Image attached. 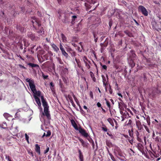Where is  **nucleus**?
<instances>
[{"instance_id":"f257e3e1","label":"nucleus","mask_w":161,"mask_h":161,"mask_svg":"<svg viewBox=\"0 0 161 161\" xmlns=\"http://www.w3.org/2000/svg\"><path fill=\"white\" fill-rule=\"evenodd\" d=\"M29 84L30 88L33 93V96L35 98L36 103L38 106V108H40V92L39 91H37L36 89L35 86L34 84V81L31 79L27 78L26 80Z\"/></svg>"},{"instance_id":"f03ea898","label":"nucleus","mask_w":161,"mask_h":161,"mask_svg":"<svg viewBox=\"0 0 161 161\" xmlns=\"http://www.w3.org/2000/svg\"><path fill=\"white\" fill-rule=\"evenodd\" d=\"M41 101L42 102V106L43 107V111L42 112L41 117L44 116L46 117L48 120L51 119V114L49 110V106L47 101L46 99L42 96H41Z\"/></svg>"},{"instance_id":"7ed1b4c3","label":"nucleus","mask_w":161,"mask_h":161,"mask_svg":"<svg viewBox=\"0 0 161 161\" xmlns=\"http://www.w3.org/2000/svg\"><path fill=\"white\" fill-rule=\"evenodd\" d=\"M97 0H91L89 2H87L85 3V6L86 7V10H88L93 6V9L89 11V12H92V11L95 10L96 8L99 5V3H97Z\"/></svg>"},{"instance_id":"20e7f679","label":"nucleus","mask_w":161,"mask_h":161,"mask_svg":"<svg viewBox=\"0 0 161 161\" xmlns=\"http://www.w3.org/2000/svg\"><path fill=\"white\" fill-rule=\"evenodd\" d=\"M114 153L115 155L118 157V156L119 157H124L123 153L119 147H115L114 149Z\"/></svg>"},{"instance_id":"39448f33","label":"nucleus","mask_w":161,"mask_h":161,"mask_svg":"<svg viewBox=\"0 0 161 161\" xmlns=\"http://www.w3.org/2000/svg\"><path fill=\"white\" fill-rule=\"evenodd\" d=\"M139 11H140L142 14L145 16H147L148 15V12L146 9L143 6L140 5L138 8Z\"/></svg>"},{"instance_id":"423d86ee","label":"nucleus","mask_w":161,"mask_h":161,"mask_svg":"<svg viewBox=\"0 0 161 161\" xmlns=\"http://www.w3.org/2000/svg\"><path fill=\"white\" fill-rule=\"evenodd\" d=\"M77 130H78L81 135L84 137H87L89 136L88 133L86 132V130L81 126L79 127Z\"/></svg>"},{"instance_id":"0eeeda50","label":"nucleus","mask_w":161,"mask_h":161,"mask_svg":"<svg viewBox=\"0 0 161 161\" xmlns=\"http://www.w3.org/2000/svg\"><path fill=\"white\" fill-rule=\"evenodd\" d=\"M128 55L129 56V59H135L136 56V54L134 51L131 50L129 53Z\"/></svg>"},{"instance_id":"6e6552de","label":"nucleus","mask_w":161,"mask_h":161,"mask_svg":"<svg viewBox=\"0 0 161 161\" xmlns=\"http://www.w3.org/2000/svg\"><path fill=\"white\" fill-rule=\"evenodd\" d=\"M67 52L71 54L72 57H75L76 56L75 52L71 48L68 47L66 50Z\"/></svg>"},{"instance_id":"1a4fd4ad","label":"nucleus","mask_w":161,"mask_h":161,"mask_svg":"<svg viewBox=\"0 0 161 161\" xmlns=\"http://www.w3.org/2000/svg\"><path fill=\"white\" fill-rule=\"evenodd\" d=\"M160 92V91L158 89L156 88L153 89L152 92V95L153 97H154L155 95H156L157 94H159Z\"/></svg>"},{"instance_id":"9d476101","label":"nucleus","mask_w":161,"mask_h":161,"mask_svg":"<svg viewBox=\"0 0 161 161\" xmlns=\"http://www.w3.org/2000/svg\"><path fill=\"white\" fill-rule=\"evenodd\" d=\"M136 125L138 130L141 131L143 129L142 125L140 121L139 120L136 122Z\"/></svg>"},{"instance_id":"9b49d317","label":"nucleus","mask_w":161,"mask_h":161,"mask_svg":"<svg viewBox=\"0 0 161 161\" xmlns=\"http://www.w3.org/2000/svg\"><path fill=\"white\" fill-rule=\"evenodd\" d=\"M137 147L138 150L141 152L142 153L144 152V147L143 145L140 143H139L137 144Z\"/></svg>"},{"instance_id":"f8f14e48","label":"nucleus","mask_w":161,"mask_h":161,"mask_svg":"<svg viewBox=\"0 0 161 161\" xmlns=\"http://www.w3.org/2000/svg\"><path fill=\"white\" fill-rule=\"evenodd\" d=\"M78 153H79V157L80 161H84V156L81 150L78 149Z\"/></svg>"},{"instance_id":"ddd939ff","label":"nucleus","mask_w":161,"mask_h":161,"mask_svg":"<svg viewBox=\"0 0 161 161\" xmlns=\"http://www.w3.org/2000/svg\"><path fill=\"white\" fill-rule=\"evenodd\" d=\"M134 134L136 135L137 140L138 141L140 142H142V140L141 138L139 136V133L137 130H136L134 132Z\"/></svg>"},{"instance_id":"4468645a","label":"nucleus","mask_w":161,"mask_h":161,"mask_svg":"<svg viewBox=\"0 0 161 161\" xmlns=\"http://www.w3.org/2000/svg\"><path fill=\"white\" fill-rule=\"evenodd\" d=\"M134 59H128V63L130 66L132 68L134 67L135 66V63L134 62Z\"/></svg>"},{"instance_id":"2eb2a0df","label":"nucleus","mask_w":161,"mask_h":161,"mask_svg":"<svg viewBox=\"0 0 161 161\" xmlns=\"http://www.w3.org/2000/svg\"><path fill=\"white\" fill-rule=\"evenodd\" d=\"M71 123L72 125L73 126L74 128L76 130H77L79 127H78L77 124L74 119H71Z\"/></svg>"},{"instance_id":"dca6fc26","label":"nucleus","mask_w":161,"mask_h":161,"mask_svg":"<svg viewBox=\"0 0 161 161\" xmlns=\"http://www.w3.org/2000/svg\"><path fill=\"white\" fill-rule=\"evenodd\" d=\"M78 139L81 143V144L83 147H86L87 146L88 143L87 142H85L82 139L79 137Z\"/></svg>"},{"instance_id":"f3484780","label":"nucleus","mask_w":161,"mask_h":161,"mask_svg":"<svg viewBox=\"0 0 161 161\" xmlns=\"http://www.w3.org/2000/svg\"><path fill=\"white\" fill-rule=\"evenodd\" d=\"M62 21L63 23H68L69 22L68 17L65 15L64 16V18L62 19Z\"/></svg>"},{"instance_id":"a211bd4d","label":"nucleus","mask_w":161,"mask_h":161,"mask_svg":"<svg viewBox=\"0 0 161 161\" xmlns=\"http://www.w3.org/2000/svg\"><path fill=\"white\" fill-rule=\"evenodd\" d=\"M11 132L13 135H15L18 132V127H16L14 128H12L11 129Z\"/></svg>"},{"instance_id":"6ab92c4d","label":"nucleus","mask_w":161,"mask_h":161,"mask_svg":"<svg viewBox=\"0 0 161 161\" xmlns=\"http://www.w3.org/2000/svg\"><path fill=\"white\" fill-rule=\"evenodd\" d=\"M51 45L54 51L57 53L59 51V48L55 44L52 43Z\"/></svg>"},{"instance_id":"aec40b11","label":"nucleus","mask_w":161,"mask_h":161,"mask_svg":"<svg viewBox=\"0 0 161 161\" xmlns=\"http://www.w3.org/2000/svg\"><path fill=\"white\" fill-rule=\"evenodd\" d=\"M59 85L60 87L61 88V91L62 92H64V86L63 83L62 82V81L61 79L59 80Z\"/></svg>"},{"instance_id":"412c9836","label":"nucleus","mask_w":161,"mask_h":161,"mask_svg":"<svg viewBox=\"0 0 161 161\" xmlns=\"http://www.w3.org/2000/svg\"><path fill=\"white\" fill-rule=\"evenodd\" d=\"M42 76L44 80H48L49 79V76L48 74L47 73H44L43 72H42Z\"/></svg>"},{"instance_id":"4be33fe9","label":"nucleus","mask_w":161,"mask_h":161,"mask_svg":"<svg viewBox=\"0 0 161 161\" xmlns=\"http://www.w3.org/2000/svg\"><path fill=\"white\" fill-rule=\"evenodd\" d=\"M108 42L105 43H101L100 45L101 46V53H102V51L104 49V48L106 47L108 44Z\"/></svg>"},{"instance_id":"5701e85b","label":"nucleus","mask_w":161,"mask_h":161,"mask_svg":"<svg viewBox=\"0 0 161 161\" xmlns=\"http://www.w3.org/2000/svg\"><path fill=\"white\" fill-rule=\"evenodd\" d=\"M34 20H32V22L33 24V25L34 27L36 26V25H37L38 26H39V24L37 22L36 19L34 17Z\"/></svg>"},{"instance_id":"b1692460","label":"nucleus","mask_w":161,"mask_h":161,"mask_svg":"<svg viewBox=\"0 0 161 161\" xmlns=\"http://www.w3.org/2000/svg\"><path fill=\"white\" fill-rule=\"evenodd\" d=\"M105 100L106 101V104L109 109V110L110 112V114L112 116V113L111 112V110H110V108H111V105L110 104V103L109 101H108L105 98Z\"/></svg>"},{"instance_id":"393cba45","label":"nucleus","mask_w":161,"mask_h":161,"mask_svg":"<svg viewBox=\"0 0 161 161\" xmlns=\"http://www.w3.org/2000/svg\"><path fill=\"white\" fill-rule=\"evenodd\" d=\"M50 88L52 92H53L55 91L54 85L53 82H51L50 83Z\"/></svg>"},{"instance_id":"a878e982","label":"nucleus","mask_w":161,"mask_h":161,"mask_svg":"<svg viewBox=\"0 0 161 161\" xmlns=\"http://www.w3.org/2000/svg\"><path fill=\"white\" fill-rule=\"evenodd\" d=\"M57 1L58 3L61 5L65 4L67 1V0H57Z\"/></svg>"},{"instance_id":"bb28decb","label":"nucleus","mask_w":161,"mask_h":161,"mask_svg":"<svg viewBox=\"0 0 161 161\" xmlns=\"http://www.w3.org/2000/svg\"><path fill=\"white\" fill-rule=\"evenodd\" d=\"M124 32L130 37H132L133 36L132 33L128 30L124 31Z\"/></svg>"},{"instance_id":"cd10ccee","label":"nucleus","mask_w":161,"mask_h":161,"mask_svg":"<svg viewBox=\"0 0 161 161\" xmlns=\"http://www.w3.org/2000/svg\"><path fill=\"white\" fill-rule=\"evenodd\" d=\"M106 145L109 147H111L113 146L112 143L108 140H106Z\"/></svg>"},{"instance_id":"c85d7f7f","label":"nucleus","mask_w":161,"mask_h":161,"mask_svg":"<svg viewBox=\"0 0 161 161\" xmlns=\"http://www.w3.org/2000/svg\"><path fill=\"white\" fill-rule=\"evenodd\" d=\"M152 156L153 157L157 158L159 157V154L158 153H156L153 152H151V153Z\"/></svg>"},{"instance_id":"c756f323","label":"nucleus","mask_w":161,"mask_h":161,"mask_svg":"<svg viewBox=\"0 0 161 161\" xmlns=\"http://www.w3.org/2000/svg\"><path fill=\"white\" fill-rule=\"evenodd\" d=\"M90 74L91 78H92V80L94 82H95L96 81V78L95 77L92 71H90Z\"/></svg>"},{"instance_id":"7c9ffc66","label":"nucleus","mask_w":161,"mask_h":161,"mask_svg":"<svg viewBox=\"0 0 161 161\" xmlns=\"http://www.w3.org/2000/svg\"><path fill=\"white\" fill-rule=\"evenodd\" d=\"M75 61H76V62L79 68H81V63L80 62V60L79 59H77L76 58H75Z\"/></svg>"},{"instance_id":"2f4dec72","label":"nucleus","mask_w":161,"mask_h":161,"mask_svg":"<svg viewBox=\"0 0 161 161\" xmlns=\"http://www.w3.org/2000/svg\"><path fill=\"white\" fill-rule=\"evenodd\" d=\"M61 37L62 39L63 42H66L67 41V38L64 34L63 33L61 34Z\"/></svg>"},{"instance_id":"473e14b6","label":"nucleus","mask_w":161,"mask_h":161,"mask_svg":"<svg viewBox=\"0 0 161 161\" xmlns=\"http://www.w3.org/2000/svg\"><path fill=\"white\" fill-rule=\"evenodd\" d=\"M35 150L39 154L40 153V147L37 144H36L35 145Z\"/></svg>"},{"instance_id":"72a5a7b5","label":"nucleus","mask_w":161,"mask_h":161,"mask_svg":"<svg viewBox=\"0 0 161 161\" xmlns=\"http://www.w3.org/2000/svg\"><path fill=\"white\" fill-rule=\"evenodd\" d=\"M43 30V29H42L41 28V36H42L44 37L46 36L47 35V32L46 31H44Z\"/></svg>"},{"instance_id":"f704fd0d","label":"nucleus","mask_w":161,"mask_h":161,"mask_svg":"<svg viewBox=\"0 0 161 161\" xmlns=\"http://www.w3.org/2000/svg\"><path fill=\"white\" fill-rule=\"evenodd\" d=\"M107 121L109 122L110 124L113 127L114 126V123L112 119L111 118L107 119Z\"/></svg>"},{"instance_id":"c9c22d12","label":"nucleus","mask_w":161,"mask_h":161,"mask_svg":"<svg viewBox=\"0 0 161 161\" xmlns=\"http://www.w3.org/2000/svg\"><path fill=\"white\" fill-rule=\"evenodd\" d=\"M102 125L103 127H102V130L105 132H107L108 129H107L105 125L103 124Z\"/></svg>"},{"instance_id":"e433bc0d","label":"nucleus","mask_w":161,"mask_h":161,"mask_svg":"<svg viewBox=\"0 0 161 161\" xmlns=\"http://www.w3.org/2000/svg\"><path fill=\"white\" fill-rule=\"evenodd\" d=\"M122 104L123 103L122 102H120L119 103V108L120 110H123L124 109V108L122 105Z\"/></svg>"},{"instance_id":"4c0bfd02","label":"nucleus","mask_w":161,"mask_h":161,"mask_svg":"<svg viewBox=\"0 0 161 161\" xmlns=\"http://www.w3.org/2000/svg\"><path fill=\"white\" fill-rule=\"evenodd\" d=\"M129 136L132 138L133 139V133L132 130H129L128 131Z\"/></svg>"},{"instance_id":"58836bf2","label":"nucleus","mask_w":161,"mask_h":161,"mask_svg":"<svg viewBox=\"0 0 161 161\" xmlns=\"http://www.w3.org/2000/svg\"><path fill=\"white\" fill-rule=\"evenodd\" d=\"M146 120L147 123L148 125H150V118L148 115L147 116V117L146 118Z\"/></svg>"},{"instance_id":"ea45409f","label":"nucleus","mask_w":161,"mask_h":161,"mask_svg":"<svg viewBox=\"0 0 161 161\" xmlns=\"http://www.w3.org/2000/svg\"><path fill=\"white\" fill-rule=\"evenodd\" d=\"M41 67L42 69H44L45 68H48V63L46 62V63L44 64H42L41 66Z\"/></svg>"},{"instance_id":"a19ab883","label":"nucleus","mask_w":161,"mask_h":161,"mask_svg":"<svg viewBox=\"0 0 161 161\" xmlns=\"http://www.w3.org/2000/svg\"><path fill=\"white\" fill-rule=\"evenodd\" d=\"M106 77L107 78V81L106 82V83H105L104 82L103 83V86L105 87H107L108 85V75H106Z\"/></svg>"},{"instance_id":"79ce46f5","label":"nucleus","mask_w":161,"mask_h":161,"mask_svg":"<svg viewBox=\"0 0 161 161\" xmlns=\"http://www.w3.org/2000/svg\"><path fill=\"white\" fill-rule=\"evenodd\" d=\"M84 63L85 64L87 68L88 69H90L91 68V66L89 65V64L87 62H86L84 61Z\"/></svg>"},{"instance_id":"37998d69","label":"nucleus","mask_w":161,"mask_h":161,"mask_svg":"<svg viewBox=\"0 0 161 161\" xmlns=\"http://www.w3.org/2000/svg\"><path fill=\"white\" fill-rule=\"evenodd\" d=\"M29 65L30 66H31L32 67H39V66L38 65L36 64H32V63H29Z\"/></svg>"},{"instance_id":"c03bdc74","label":"nucleus","mask_w":161,"mask_h":161,"mask_svg":"<svg viewBox=\"0 0 161 161\" xmlns=\"http://www.w3.org/2000/svg\"><path fill=\"white\" fill-rule=\"evenodd\" d=\"M107 134L108 136H110L111 139L115 140L114 136L113 135H112V134H109L108 132H107Z\"/></svg>"},{"instance_id":"a18cd8bd","label":"nucleus","mask_w":161,"mask_h":161,"mask_svg":"<svg viewBox=\"0 0 161 161\" xmlns=\"http://www.w3.org/2000/svg\"><path fill=\"white\" fill-rule=\"evenodd\" d=\"M102 77L103 79V83H104V82L105 83H106V82L107 81V80H106V79L105 76L103 75H102Z\"/></svg>"},{"instance_id":"49530a36","label":"nucleus","mask_w":161,"mask_h":161,"mask_svg":"<svg viewBox=\"0 0 161 161\" xmlns=\"http://www.w3.org/2000/svg\"><path fill=\"white\" fill-rule=\"evenodd\" d=\"M100 65L102 66V69H105V70H107V67L106 65H103L102 63H100Z\"/></svg>"},{"instance_id":"de8ad7c7","label":"nucleus","mask_w":161,"mask_h":161,"mask_svg":"<svg viewBox=\"0 0 161 161\" xmlns=\"http://www.w3.org/2000/svg\"><path fill=\"white\" fill-rule=\"evenodd\" d=\"M109 154L110 156L111 159L113 161H115V158L112 154L110 153H109Z\"/></svg>"},{"instance_id":"09e8293b","label":"nucleus","mask_w":161,"mask_h":161,"mask_svg":"<svg viewBox=\"0 0 161 161\" xmlns=\"http://www.w3.org/2000/svg\"><path fill=\"white\" fill-rule=\"evenodd\" d=\"M66 97L67 100L69 99V100L72 98L71 96L70 95H68L67 96H66Z\"/></svg>"},{"instance_id":"8fccbe9b","label":"nucleus","mask_w":161,"mask_h":161,"mask_svg":"<svg viewBox=\"0 0 161 161\" xmlns=\"http://www.w3.org/2000/svg\"><path fill=\"white\" fill-rule=\"evenodd\" d=\"M145 129H146V130L148 132V133H150V130L149 129V128L146 125H143Z\"/></svg>"},{"instance_id":"3c124183","label":"nucleus","mask_w":161,"mask_h":161,"mask_svg":"<svg viewBox=\"0 0 161 161\" xmlns=\"http://www.w3.org/2000/svg\"><path fill=\"white\" fill-rule=\"evenodd\" d=\"M28 36L30 37L32 40H34L35 38V36L32 34L28 35Z\"/></svg>"},{"instance_id":"603ef678","label":"nucleus","mask_w":161,"mask_h":161,"mask_svg":"<svg viewBox=\"0 0 161 161\" xmlns=\"http://www.w3.org/2000/svg\"><path fill=\"white\" fill-rule=\"evenodd\" d=\"M25 139L26 140L27 142L29 143V137L28 136L27 134L26 133H25Z\"/></svg>"},{"instance_id":"864d4df0","label":"nucleus","mask_w":161,"mask_h":161,"mask_svg":"<svg viewBox=\"0 0 161 161\" xmlns=\"http://www.w3.org/2000/svg\"><path fill=\"white\" fill-rule=\"evenodd\" d=\"M51 135V132L50 131V130H48L47 131V134L46 135V137H49Z\"/></svg>"},{"instance_id":"5fc2aeb1","label":"nucleus","mask_w":161,"mask_h":161,"mask_svg":"<svg viewBox=\"0 0 161 161\" xmlns=\"http://www.w3.org/2000/svg\"><path fill=\"white\" fill-rule=\"evenodd\" d=\"M66 58H70V56L68 53L66 52L63 55Z\"/></svg>"},{"instance_id":"6e6d98bb","label":"nucleus","mask_w":161,"mask_h":161,"mask_svg":"<svg viewBox=\"0 0 161 161\" xmlns=\"http://www.w3.org/2000/svg\"><path fill=\"white\" fill-rule=\"evenodd\" d=\"M72 22H73L75 21V19L77 18V16L76 15H73L72 16Z\"/></svg>"},{"instance_id":"4d7b16f0","label":"nucleus","mask_w":161,"mask_h":161,"mask_svg":"<svg viewBox=\"0 0 161 161\" xmlns=\"http://www.w3.org/2000/svg\"><path fill=\"white\" fill-rule=\"evenodd\" d=\"M79 108H80V112L82 114H84L85 113V112H84V111L82 109L81 107L80 106V105H79Z\"/></svg>"},{"instance_id":"13d9d810","label":"nucleus","mask_w":161,"mask_h":161,"mask_svg":"<svg viewBox=\"0 0 161 161\" xmlns=\"http://www.w3.org/2000/svg\"><path fill=\"white\" fill-rule=\"evenodd\" d=\"M49 150V148L48 147H47L45 150L44 151V153L45 154H46L47 153Z\"/></svg>"},{"instance_id":"bf43d9fd","label":"nucleus","mask_w":161,"mask_h":161,"mask_svg":"<svg viewBox=\"0 0 161 161\" xmlns=\"http://www.w3.org/2000/svg\"><path fill=\"white\" fill-rule=\"evenodd\" d=\"M57 59H58V60L60 64H63V62L62 60L60 58H57Z\"/></svg>"},{"instance_id":"052dcab7","label":"nucleus","mask_w":161,"mask_h":161,"mask_svg":"<svg viewBox=\"0 0 161 161\" xmlns=\"http://www.w3.org/2000/svg\"><path fill=\"white\" fill-rule=\"evenodd\" d=\"M83 61L84 62V61H85L86 62H87V61H88V59L87 58V57L86 56H84L83 57Z\"/></svg>"},{"instance_id":"680f3d73","label":"nucleus","mask_w":161,"mask_h":161,"mask_svg":"<svg viewBox=\"0 0 161 161\" xmlns=\"http://www.w3.org/2000/svg\"><path fill=\"white\" fill-rule=\"evenodd\" d=\"M59 48L61 51L64 49L61 43L59 44Z\"/></svg>"},{"instance_id":"e2e57ef3","label":"nucleus","mask_w":161,"mask_h":161,"mask_svg":"<svg viewBox=\"0 0 161 161\" xmlns=\"http://www.w3.org/2000/svg\"><path fill=\"white\" fill-rule=\"evenodd\" d=\"M2 126L3 127H2L3 128H4V129L7 126L6 123L5 122H3V124H2Z\"/></svg>"},{"instance_id":"0e129e2a","label":"nucleus","mask_w":161,"mask_h":161,"mask_svg":"<svg viewBox=\"0 0 161 161\" xmlns=\"http://www.w3.org/2000/svg\"><path fill=\"white\" fill-rule=\"evenodd\" d=\"M90 97L92 98H93V92H92V91H90Z\"/></svg>"},{"instance_id":"69168bd1","label":"nucleus","mask_w":161,"mask_h":161,"mask_svg":"<svg viewBox=\"0 0 161 161\" xmlns=\"http://www.w3.org/2000/svg\"><path fill=\"white\" fill-rule=\"evenodd\" d=\"M153 3L157 5H158L159 6H160V4L159 3L158 1H153Z\"/></svg>"},{"instance_id":"338daca9","label":"nucleus","mask_w":161,"mask_h":161,"mask_svg":"<svg viewBox=\"0 0 161 161\" xmlns=\"http://www.w3.org/2000/svg\"><path fill=\"white\" fill-rule=\"evenodd\" d=\"M6 159L8 161H11L10 158V157L8 156H6Z\"/></svg>"},{"instance_id":"774afa93","label":"nucleus","mask_w":161,"mask_h":161,"mask_svg":"<svg viewBox=\"0 0 161 161\" xmlns=\"http://www.w3.org/2000/svg\"><path fill=\"white\" fill-rule=\"evenodd\" d=\"M97 105L98 107H101V104L99 102H98L97 103Z\"/></svg>"}]
</instances>
